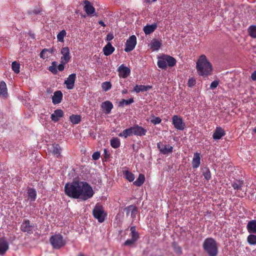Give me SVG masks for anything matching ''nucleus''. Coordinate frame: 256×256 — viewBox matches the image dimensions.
Listing matches in <instances>:
<instances>
[{
  "mask_svg": "<svg viewBox=\"0 0 256 256\" xmlns=\"http://www.w3.org/2000/svg\"><path fill=\"white\" fill-rule=\"evenodd\" d=\"M64 192L70 197L82 200H86L94 195L92 188L88 182L78 180L66 184Z\"/></svg>",
  "mask_w": 256,
  "mask_h": 256,
  "instance_id": "f257e3e1",
  "label": "nucleus"
},
{
  "mask_svg": "<svg viewBox=\"0 0 256 256\" xmlns=\"http://www.w3.org/2000/svg\"><path fill=\"white\" fill-rule=\"evenodd\" d=\"M196 68L199 76L206 77L211 74L212 70V64L208 61L205 55L199 57L196 62Z\"/></svg>",
  "mask_w": 256,
  "mask_h": 256,
  "instance_id": "f03ea898",
  "label": "nucleus"
},
{
  "mask_svg": "<svg viewBox=\"0 0 256 256\" xmlns=\"http://www.w3.org/2000/svg\"><path fill=\"white\" fill-rule=\"evenodd\" d=\"M202 246L208 256H216L218 253V247L216 242L212 238L205 239Z\"/></svg>",
  "mask_w": 256,
  "mask_h": 256,
  "instance_id": "7ed1b4c3",
  "label": "nucleus"
},
{
  "mask_svg": "<svg viewBox=\"0 0 256 256\" xmlns=\"http://www.w3.org/2000/svg\"><path fill=\"white\" fill-rule=\"evenodd\" d=\"M50 242L52 248L56 250L64 247L66 244V240H64L62 236L60 234L52 236L50 238Z\"/></svg>",
  "mask_w": 256,
  "mask_h": 256,
  "instance_id": "20e7f679",
  "label": "nucleus"
},
{
  "mask_svg": "<svg viewBox=\"0 0 256 256\" xmlns=\"http://www.w3.org/2000/svg\"><path fill=\"white\" fill-rule=\"evenodd\" d=\"M92 214L94 217L99 222H102L107 216V212L104 209H93Z\"/></svg>",
  "mask_w": 256,
  "mask_h": 256,
  "instance_id": "39448f33",
  "label": "nucleus"
},
{
  "mask_svg": "<svg viewBox=\"0 0 256 256\" xmlns=\"http://www.w3.org/2000/svg\"><path fill=\"white\" fill-rule=\"evenodd\" d=\"M136 44V38L134 35L131 36L126 40L124 51L130 52L132 50Z\"/></svg>",
  "mask_w": 256,
  "mask_h": 256,
  "instance_id": "423d86ee",
  "label": "nucleus"
},
{
  "mask_svg": "<svg viewBox=\"0 0 256 256\" xmlns=\"http://www.w3.org/2000/svg\"><path fill=\"white\" fill-rule=\"evenodd\" d=\"M172 124L176 129L181 130L184 129L185 124L180 116L174 115L172 118Z\"/></svg>",
  "mask_w": 256,
  "mask_h": 256,
  "instance_id": "0eeeda50",
  "label": "nucleus"
},
{
  "mask_svg": "<svg viewBox=\"0 0 256 256\" xmlns=\"http://www.w3.org/2000/svg\"><path fill=\"white\" fill-rule=\"evenodd\" d=\"M34 226L32 224H30L28 220H24L20 226V230L23 232H26L29 234L33 233Z\"/></svg>",
  "mask_w": 256,
  "mask_h": 256,
  "instance_id": "6e6552de",
  "label": "nucleus"
},
{
  "mask_svg": "<svg viewBox=\"0 0 256 256\" xmlns=\"http://www.w3.org/2000/svg\"><path fill=\"white\" fill-rule=\"evenodd\" d=\"M76 78V74H70L68 78L64 80V84L68 90H72L74 86V84Z\"/></svg>",
  "mask_w": 256,
  "mask_h": 256,
  "instance_id": "1a4fd4ad",
  "label": "nucleus"
},
{
  "mask_svg": "<svg viewBox=\"0 0 256 256\" xmlns=\"http://www.w3.org/2000/svg\"><path fill=\"white\" fill-rule=\"evenodd\" d=\"M157 147L160 152L163 154H168L171 153L173 150V147L170 144H164L160 142L157 144Z\"/></svg>",
  "mask_w": 256,
  "mask_h": 256,
  "instance_id": "9d476101",
  "label": "nucleus"
},
{
  "mask_svg": "<svg viewBox=\"0 0 256 256\" xmlns=\"http://www.w3.org/2000/svg\"><path fill=\"white\" fill-rule=\"evenodd\" d=\"M118 72L120 77L125 78L130 74V70L124 64H122L118 68Z\"/></svg>",
  "mask_w": 256,
  "mask_h": 256,
  "instance_id": "9b49d317",
  "label": "nucleus"
},
{
  "mask_svg": "<svg viewBox=\"0 0 256 256\" xmlns=\"http://www.w3.org/2000/svg\"><path fill=\"white\" fill-rule=\"evenodd\" d=\"M132 130L133 135L142 136H145L147 132L146 128L142 126H139L138 124H134L133 126H132Z\"/></svg>",
  "mask_w": 256,
  "mask_h": 256,
  "instance_id": "f8f14e48",
  "label": "nucleus"
},
{
  "mask_svg": "<svg viewBox=\"0 0 256 256\" xmlns=\"http://www.w3.org/2000/svg\"><path fill=\"white\" fill-rule=\"evenodd\" d=\"M60 53L62 55L60 58L61 60L65 63H68L71 58L69 48L68 47L62 48Z\"/></svg>",
  "mask_w": 256,
  "mask_h": 256,
  "instance_id": "ddd939ff",
  "label": "nucleus"
},
{
  "mask_svg": "<svg viewBox=\"0 0 256 256\" xmlns=\"http://www.w3.org/2000/svg\"><path fill=\"white\" fill-rule=\"evenodd\" d=\"M226 135L225 131L221 127H216L212 135L214 140H220Z\"/></svg>",
  "mask_w": 256,
  "mask_h": 256,
  "instance_id": "4468645a",
  "label": "nucleus"
},
{
  "mask_svg": "<svg viewBox=\"0 0 256 256\" xmlns=\"http://www.w3.org/2000/svg\"><path fill=\"white\" fill-rule=\"evenodd\" d=\"M54 52V48H44L43 49L40 54V58L44 60H47L50 56V54H53Z\"/></svg>",
  "mask_w": 256,
  "mask_h": 256,
  "instance_id": "2eb2a0df",
  "label": "nucleus"
},
{
  "mask_svg": "<svg viewBox=\"0 0 256 256\" xmlns=\"http://www.w3.org/2000/svg\"><path fill=\"white\" fill-rule=\"evenodd\" d=\"M101 108L104 110L106 114H109L113 108L114 106L111 102L106 100L102 102Z\"/></svg>",
  "mask_w": 256,
  "mask_h": 256,
  "instance_id": "dca6fc26",
  "label": "nucleus"
},
{
  "mask_svg": "<svg viewBox=\"0 0 256 256\" xmlns=\"http://www.w3.org/2000/svg\"><path fill=\"white\" fill-rule=\"evenodd\" d=\"M63 116V111L60 109H57L51 114V119L54 122H58Z\"/></svg>",
  "mask_w": 256,
  "mask_h": 256,
  "instance_id": "f3484780",
  "label": "nucleus"
},
{
  "mask_svg": "<svg viewBox=\"0 0 256 256\" xmlns=\"http://www.w3.org/2000/svg\"><path fill=\"white\" fill-rule=\"evenodd\" d=\"M84 2L85 4L84 6V10L87 14L90 15L93 14L95 12V8L90 4V2L87 0H84Z\"/></svg>",
  "mask_w": 256,
  "mask_h": 256,
  "instance_id": "a211bd4d",
  "label": "nucleus"
},
{
  "mask_svg": "<svg viewBox=\"0 0 256 256\" xmlns=\"http://www.w3.org/2000/svg\"><path fill=\"white\" fill-rule=\"evenodd\" d=\"M8 249V244L4 238H0V255H3Z\"/></svg>",
  "mask_w": 256,
  "mask_h": 256,
  "instance_id": "6ab92c4d",
  "label": "nucleus"
},
{
  "mask_svg": "<svg viewBox=\"0 0 256 256\" xmlns=\"http://www.w3.org/2000/svg\"><path fill=\"white\" fill-rule=\"evenodd\" d=\"M62 94L61 91L58 90L54 92V96L52 97V102L54 104H58L60 103L62 98Z\"/></svg>",
  "mask_w": 256,
  "mask_h": 256,
  "instance_id": "aec40b11",
  "label": "nucleus"
},
{
  "mask_svg": "<svg viewBox=\"0 0 256 256\" xmlns=\"http://www.w3.org/2000/svg\"><path fill=\"white\" fill-rule=\"evenodd\" d=\"M158 26L156 24H147L143 28V30L146 35L150 34L153 32L157 28Z\"/></svg>",
  "mask_w": 256,
  "mask_h": 256,
  "instance_id": "412c9836",
  "label": "nucleus"
},
{
  "mask_svg": "<svg viewBox=\"0 0 256 256\" xmlns=\"http://www.w3.org/2000/svg\"><path fill=\"white\" fill-rule=\"evenodd\" d=\"M103 52L105 56H108L110 55L114 52L115 50L114 48L112 45V44L108 42L104 48Z\"/></svg>",
  "mask_w": 256,
  "mask_h": 256,
  "instance_id": "4be33fe9",
  "label": "nucleus"
},
{
  "mask_svg": "<svg viewBox=\"0 0 256 256\" xmlns=\"http://www.w3.org/2000/svg\"><path fill=\"white\" fill-rule=\"evenodd\" d=\"M8 89L6 82L2 80L0 82V96L6 98L8 97Z\"/></svg>",
  "mask_w": 256,
  "mask_h": 256,
  "instance_id": "5701e85b",
  "label": "nucleus"
},
{
  "mask_svg": "<svg viewBox=\"0 0 256 256\" xmlns=\"http://www.w3.org/2000/svg\"><path fill=\"white\" fill-rule=\"evenodd\" d=\"M200 164V154L198 152H195L194 154V158L192 160V166L194 168H198Z\"/></svg>",
  "mask_w": 256,
  "mask_h": 256,
  "instance_id": "b1692460",
  "label": "nucleus"
},
{
  "mask_svg": "<svg viewBox=\"0 0 256 256\" xmlns=\"http://www.w3.org/2000/svg\"><path fill=\"white\" fill-rule=\"evenodd\" d=\"M232 186L236 190H240L244 186V182L242 180H236L232 182Z\"/></svg>",
  "mask_w": 256,
  "mask_h": 256,
  "instance_id": "393cba45",
  "label": "nucleus"
},
{
  "mask_svg": "<svg viewBox=\"0 0 256 256\" xmlns=\"http://www.w3.org/2000/svg\"><path fill=\"white\" fill-rule=\"evenodd\" d=\"M246 228L249 233L256 234V220L248 222Z\"/></svg>",
  "mask_w": 256,
  "mask_h": 256,
  "instance_id": "a878e982",
  "label": "nucleus"
},
{
  "mask_svg": "<svg viewBox=\"0 0 256 256\" xmlns=\"http://www.w3.org/2000/svg\"><path fill=\"white\" fill-rule=\"evenodd\" d=\"M61 151L62 148L58 144H52V154L56 156L57 158H60Z\"/></svg>",
  "mask_w": 256,
  "mask_h": 256,
  "instance_id": "bb28decb",
  "label": "nucleus"
},
{
  "mask_svg": "<svg viewBox=\"0 0 256 256\" xmlns=\"http://www.w3.org/2000/svg\"><path fill=\"white\" fill-rule=\"evenodd\" d=\"M152 86H144V85H138L136 84L134 88V90L138 93L140 92H146L151 89Z\"/></svg>",
  "mask_w": 256,
  "mask_h": 256,
  "instance_id": "cd10ccee",
  "label": "nucleus"
},
{
  "mask_svg": "<svg viewBox=\"0 0 256 256\" xmlns=\"http://www.w3.org/2000/svg\"><path fill=\"white\" fill-rule=\"evenodd\" d=\"M157 64L159 68L164 70L166 68L167 64L166 60H165V55H163L158 58Z\"/></svg>",
  "mask_w": 256,
  "mask_h": 256,
  "instance_id": "c85d7f7f",
  "label": "nucleus"
},
{
  "mask_svg": "<svg viewBox=\"0 0 256 256\" xmlns=\"http://www.w3.org/2000/svg\"><path fill=\"white\" fill-rule=\"evenodd\" d=\"M133 135L132 130V126L124 130L122 132L118 134V136L120 137H124L126 138L128 136H130Z\"/></svg>",
  "mask_w": 256,
  "mask_h": 256,
  "instance_id": "c756f323",
  "label": "nucleus"
},
{
  "mask_svg": "<svg viewBox=\"0 0 256 256\" xmlns=\"http://www.w3.org/2000/svg\"><path fill=\"white\" fill-rule=\"evenodd\" d=\"M162 46V43L158 40L154 39L150 43V48L152 50H158Z\"/></svg>",
  "mask_w": 256,
  "mask_h": 256,
  "instance_id": "7c9ffc66",
  "label": "nucleus"
},
{
  "mask_svg": "<svg viewBox=\"0 0 256 256\" xmlns=\"http://www.w3.org/2000/svg\"><path fill=\"white\" fill-rule=\"evenodd\" d=\"M165 60H166L168 65L170 67H172L176 64V60L170 56L165 55Z\"/></svg>",
  "mask_w": 256,
  "mask_h": 256,
  "instance_id": "2f4dec72",
  "label": "nucleus"
},
{
  "mask_svg": "<svg viewBox=\"0 0 256 256\" xmlns=\"http://www.w3.org/2000/svg\"><path fill=\"white\" fill-rule=\"evenodd\" d=\"M145 181V176L143 174H140L138 178L134 182V184L137 186H141Z\"/></svg>",
  "mask_w": 256,
  "mask_h": 256,
  "instance_id": "473e14b6",
  "label": "nucleus"
},
{
  "mask_svg": "<svg viewBox=\"0 0 256 256\" xmlns=\"http://www.w3.org/2000/svg\"><path fill=\"white\" fill-rule=\"evenodd\" d=\"M28 199H30L31 201L35 200L36 196V192L34 188H28Z\"/></svg>",
  "mask_w": 256,
  "mask_h": 256,
  "instance_id": "72a5a7b5",
  "label": "nucleus"
},
{
  "mask_svg": "<svg viewBox=\"0 0 256 256\" xmlns=\"http://www.w3.org/2000/svg\"><path fill=\"white\" fill-rule=\"evenodd\" d=\"M110 144L112 148H117L120 147V140L118 138H112L110 140Z\"/></svg>",
  "mask_w": 256,
  "mask_h": 256,
  "instance_id": "f704fd0d",
  "label": "nucleus"
},
{
  "mask_svg": "<svg viewBox=\"0 0 256 256\" xmlns=\"http://www.w3.org/2000/svg\"><path fill=\"white\" fill-rule=\"evenodd\" d=\"M70 120L72 124H78L81 121V116L80 115L72 114L70 117Z\"/></svg>",
  "mask_w": 256,
  "mask_h": 256,
  "instance_id": "c9c22d12",
  "label": "nucleus"
},
{
  "mask_svg": "<svg viewBox=\"0 0 256 256\" xmlns=\"http://www.w3.org/2000/svg\"><path fill=\"white\" fill-rule=\"evenodd\" d=\"M131 238L133 239L135 241H136L139 238L138 234L136 230V227L134 226H131L130 229Z\"/></svg>",
  "mask_w": 256,
  "mask_h": 256,
  "instance_id": "e433bc0d",
  "label": "nucleus"
},
{
  "mask_svg": "<svg viewBox=\"0 0 256 256\" xmlns=\"http://www.w3.org/2000/svg\"><path fill=\"white\" fill-rule=\"evenodd\" d=\"M202 172L206 180H208L211 179V173L208 168H204L202 170Z\"/></svg>",
  "mask_w": 256,
  "mask_h": 256,
  "instance_id": "4c0bfd02",
  "label": "nucleus"
},
{
  "mask_svg": "<svg viewBox=\"0 0 256 256\" xmlns=\"http://www.w3.org/2000/svg\"><path fill=\"white\" fill-rule=\"evenodd\" d=\"M172 246L174 249V252L177 254H181L182 252V248L179 245L175 242H173L172 244Z\"/></svg>",
  "mask_w": 256,
  "mask_h": 256,
  "instance_id": "58836bf2",
  "label": "nucleus"
},
{
  "mask_svg": "<svg viewBox=\"0 0 256 256\" xmlns=\"http://www.w3.org/2000/svg\"><path fill=\"white\" fill-rule=\"evenodd\" d=\"M249 35L252 38H256V26H251L248 29Z\"/></svg>",
  "mask_w": 256,
  "mask_h": 256,
  "instance_id": "ea45409f",
  "label": "nucleus"
},
{
  "mask_svg": "<svg viewBox=\"0 0 256 256\" xmlns=\"http://www.w3.org/2000/svg\"><path fill=\"white\" fill-rule=\"evenodd\" d=\"M247 241L250 245L256 244V235L250 234L247 238Z\"/></svg>",
  "mask_w": 256,
  "mask_h": 256,
  "instance_id": "a19ab883",
  "label": "nucleus"
},
{
  "mask_svg": "<svg viewBox=\"0 0 256 256\" xmlns=\"http://www.w3.org/2000/svg\"><path fill=\"white\" fill-rule=\"evenodd\" d=\"M124 176L130 182H132L134 180V175L130 172L126 170L124 172Z\"/></svg>",
  "mask_w": 256,
  "mask_h": 256,
  "instance_id": "79ce46f5",
  "label": "nucleus"
},
{
  "mask_svg": "<svg viewBox=\"0 0 256 256\" xmlns=\"http://www.w3.org/2000/svg\"><path fill=\"white\" fill-rule=\"evenodd\" d=\"M20 64L17 62L14 61L12 62V70L16 74H18L20 72Z\"/></svg>",
  "mask_w": 256,
  "mask_h": 256,
  "instance_id": "37998d69",
  "label": "nucleus"
},
{
  "mask_svg": "<svg viewBox=\"0 0 256 256\" xmlns=\"http://www.w3.org/2000/svg\"><path fill=\"white\" fill-rule=\"evenodd\" d=\"M66 32L65 30H61L57 35V39L58 42H64V38L66 36Z\"/></svg>",
  "mask_w": 256,
  "mask_h": 256,
  "instance_id": "c03bdc74",
  "label": "nucleus"
},
{
  "mask_svg": "<svg viewBox=\"0 0 256 256\" xmlns=\"http://www.w3.org/2000/svg\"><path fill=\"white\" fill-rule=\"evenodd\" d=\"M134 102L133 98H130L128 100L122 99L120 102V106H123L124 104L128 105Z\"/></svg>",
  "mask_w": 256,
  "mask_h": 256,
  "instance_id": "a18cd8bd",
  "label": "nucleus"
},
{
  "mask_svg": "<svg viewBox=\"0 0 256 256\" xmlns=\"http://www.w3.org/2000/svg\"><path fill=\"white\" fill-rule=\"evenodd\" d=\"M102 88L104 91H108L112 88V84L110 82H106L102 84Z\"/></svg>",
  "mask_w": 256,
  "mask_h": 256,
  "instance_id": "49530a36",
  "label": "nucleus"
},
{
  "mask_svg": "<svg viewBox=\"0 0 256 256\" xmlns=\"http://www.w3.org/2000/svg\"><path fill=\"white\" fill-rule=\"evenodd\" d=\"M161 122L162 120L159 117L154 116V118L150 120V122L154 124H159Z\"/></svg>",
  "mask_w": 256,
  "mask_h": 256,
  "instance_id": "de8ad7c7",
  "label": "nucleus"
},
{
  "mask_svg": "<svg viewBox=\"0 0 256 256\" xmlns=\"http://www.w3.org/2000/svg\"><path fill=\"white\" fill-rule=\"evenodd\" d=\"M196 84V80L193 78H191L188 79V86L189 87H192L194 86Z\"/></svg>",
  "mask_w": 256,
  "mask_h": 256,
  "instance_id": "09e8293b",
  "label": "nucleus"
},
{
  "mask_svg": "<svg viewBox=\"0 0 256 256\" xmlns=\"http://www.w3.org/2000/svg\"><path fill=\"white\" fill-rule=\"evenodd\" d=\"M219 84V80H215L213 81L210 85V88L212 90H214L216 88Z\"/></svg>",
  "mask_w": 256,
  "mask_h": 256,
  "instance_id": "8fccbe9b",
  "label": "nucleus"
},
{
  "mask_svg": "<svg viewBox=\"0 0 256 256\" xmlns=\"http://www.w3.org/2000/svg\"><path fill=\"white\" fill-rule=\"evenodd\" d=\"M48 70L50 72L54 74H58V70L56 67L52 66H50L48 68Z\"/></svg>",
  "mask_w": 256,
  "mask_h": 256,
  "instance_id": "3c124183",
  "label": "nucleus"
},
{
  "mask_svg": "<svg viewBox=\"0 0 256 256\" xmlns=\"http://www.w3.org/2000/svg\"><path fill=\"white\" fill-rule=\"evenodd\" d=\"M100 156V154L98 152H96L93 153L92 155V158L94 160H98L99 159Z\"/></svg>",
  "mask_w": 256,
  "mask_h": 256,
  "instance_id": "603ef678",
  "label": "nucleus"
},
{
  "mask_svg": "<svg viewBox=\"0 0 256 256\" xmlns=\"http://www.w3.org/2000/svg\"><path fill=\"white\" fill-rule=\"evenodd\" d=\"M136 241L134 240L133 239H128L125 241L124 243V245L125 246H130L133 244Z\"/></svg>",
  "mask_w": 256,
  "mask_h": 256,
  "instance_id": "864d4df0",
  "label": "nucleus"
},
{
  "mask_svg": "<svg viewBox=\"0 0 256 256\" xmlns=\"http://www.w3.org/2000/svg\"><path fill=\"white\" fill-rule=\"evenodd\" d=\"M66 63L64 62L61 60V63L58 66V69L59 71L62 72L64 70V64Z\"/></svg>",
  "mask_w": 256,
  "mask_h": 256,
  "instance_id": "5fc2aeb1",
  "label": "nucleus"
},
{
  "mask_svg": "<svg viewBox=\"0 0 256 256\" xmlns=\"http://www.w3.org/2000/svg\"><path fill=\"white\" fill-rule=\"evenodd\" d=\"M114 36L112 34L108 33L106 36V40L107 41H110L114 38Z\"/></svg>",
  "mask_w": 256,
  "mask_h": 256,
  "instance_id": "6e6d98bb",
  "label": "nucleus"
},
{
  "mask_svg": "<svg viewBox=\"0 0 256 256\" xmlns=\"http://www.w3.org/2000/svg\"><path fill=\"white\" fill-rule=\"evenodd\" d=\"M251 78L252 80L256 81V70L252 74Z\"/></svg>",
  "mask_w": 256,
  "mask_h": 256,
  "instance_id": "4d7b16f0",
  "label": "nucleus"
},
{
  "mask_svg": "<svg viewBox=\"0 0 256 256\" xmlns=\"http://www.w3.org/2000/svg\"><path fill=\"white\" fill-rule=\"evenodd\" d=\"M138 212V209H132V210L131 211V214L132 215H135Z\"/></svg>",
  "mask_w": 256,
  "mask_h": 256,
  "instance_id": "13d9d810",
  "label": "nucleus"
},
{
  "mask_svg": "<svg viewBox=\"0 0 256 256\" xmlns=\"http://www.w3.org/2000/svg\"><path fill=\"white\" fill-rule=\"evenodd\" d=\"M104 157H105V158H108L109 154H108V152L106 150V149H104Z\"/></svg>",
  "mask_w": 256,
  "mask_h": 256,
  "instance_id": "bf43d9fd",
  "label": "nucleus"
},
{
  "mask_svg": "<svg viewBox=\"0 0 256 256\" xmlns=\"http://www.w3.org/2000/svg\"><path fill=\"white\" fill-rule=\"evenodd\" d=\"M98 24L104 27L106 26V24H104V22L102 20H100L98 22Z\"/></svg>",
  "mask_w": 256,
  "mask_h": 256,
  "instance_id": "052dcab7",
  "label": "nucleus"
},
{
  "mask_svg": "<svg viewBox=\"0 0 256 256\" xmlns=\"http://www.w3.org/2000/svg\"><path fill=\"white\" fill-rule=\"evenodd\" d=\"M56 65H57V62H52V66H54V67H56Z\"/></svg>",
  "mask_w": 256,
  "mask_h": 256,
  "instance_id": "680f3d73",
  "label": "nucleus"
},
{
  "mask_svg": "<svg viewBox=\"0 0 256 256\" xmlns=\"http://www.w3.org/2000/svg\"><path fill=\"white\" fill-rule=\"evenodd\" d=\"M128 90L126 89H124L122 90V94H126L128 93Z\"/></svg>",
  "mask_w": 256,
  "mask_h": 256,
  "instance_id": "e2e57ef3",
  "label": "nucleus"
},
{
  "mask_svg": "<svg viewBox=\"0 0 256 256\" xmlns=\"http://www.w3.org/2000/svg\"><path fill=\"white\" fill-rule=\"evenodd\" d=\"M126 208H136V207L134 206L133 205H130V206H128Z\"/></svg>",
  "mask_w": 256,
  "mask_h": 256,
  "instance_id": "0e129e2a",
  "label": "nucleus"
},
{
  "mask_svg": "<svg viewBox=\"0 0 256 256\" xmlns=\"http://www.w3.org/2000/svg\"><path fill=\"white\" fill-rule=\"evenodd\" d=\"M144 2L146 3H150L152 2V0H144Z\"/></svg>",
  "mask_w": 256,
  "mask_h": 256,
  "instance_id": "69168bd1",
  "label": "nucleus"
},
{
  "mask_svg": "<svg viewBox=\"0 0 256 256\" xmlns=\"http://www.w3.org/2000/svg\"><path fill=\"white\" fill-rule=\"evenodd\" d=\"M94 208H101V206H98V204H96V205L95 206Z\"/></svg>",
  "mask_w": 256,
  "mask_h": 256,
  "instance_id": "338daca9",
  "label": "nucleus"
},
{
  "mask_svg": "<svg viewBox=\"0 0 256 256\" xmlns=\"http://www.w3.org/2000/svg\"><path fill=\"white\" fill-rule=\"evenodd\" d=\"M253 132L254 133H256V126L253 129Z\"/></svg>",
  "mask_w": 256,
  "mask_h": 256,
  "instance_id": "774afa93",
  "label": "nucleus"
}]
</instances>
